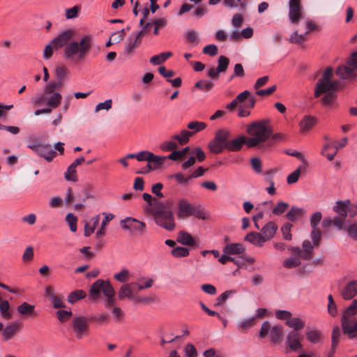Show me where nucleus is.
Listing matches in <instances>:
<instances>
[{
	"label": "nucleus",
	"mask_w": 357,
	"mask_h": 357,
	"mask_svg": "<svg viewBox=\"0 0 357 357\" xmlns=\"http://www.w3.org/2000/svg\"><path fill=\"white\" fill-rule=\"evenodd\" d=\"M342 333L348 339L354 340L357 337V319H341Z\"/></svg>",
	"instance_id": "13"
},
{
	"label": "nucleus",
	"mask_w": 357,
	"mask_h": 357,
	"mask_svg": "<svg viewBox=\"0 0 357 357\" xmlns=\"http://www.w3.org/2000/svg\"><path fill=\"white\" fill-rule=\"evenodd\" d=\"M176 241L183 245L195 246L196 245V241L192 235L183 230L178 233Z\"/></svg>",
	"instance_id": "25"
},
{
	"label": "nucleus",
	"mask_w": 357,
	"mask_h": 357,
	"mask_svg": "<svg viewBox=\"0 0 357 357\" xmlns=\"http://www.w3.org/2000/svg\"><path fill=\"white\" fill-rule=\"evenodd\" d=\"M141 43V39L135 36L134 34H131L128 38V43L126 45L124 48V54L127 56H132L135 52V50Z\"/></svg>",
	"instance_id": "21"
},
{
	"label": "nucleus",
	"mask_w": 357,
	"mask_h": 357,
	"mask_svg": "<svg viewBox=\"0 0 357 357\" xmlns=\"http://www.w3.org/2000/svg\"><path fill=\"white\" fill-rule=\"evenodd\" d=\"M86 296V292L84 290L78 289L72 291L68 296V301L71 303L74 304L77 301L84 298Z\"/></svg>",
	"instance_id": "42"
},
{
	"label": "nucleus",
	"mask_w": 357,
	"mask_h": 357,
	"mask_svg": "<svg viewBox=\"0 0 357 357\" xmlns=\"http://www.w3.org/2000/svg\"><path fill=\"white\" fill-rule=\"evenodd\" d=\"M112 106V100L107 99L103 102L98 103L95 107V112H98L102 109L109 110Z\"/></svg>",
	"instance_id": "64"
},
{
	"label": "nucleus",
	"mask_w": 357,
	"mask_h": 357,
	"mask_svg": "<svg viewBox=\"0 0 357 357\" xmlns=\"http://www.w3.org/2000/svg\"><path fill=\"white\" fill-rule=\"evenodd\" d=\"M289 206V205L288 203L279 201L277 202L275 206L273 208L272 213L275 215H280L287 211Z\"/></svg>",
	"instance_id": "49"
},
{
	"label": "nucleus",
	"mask_w": 357,
	"mask_h": 357,
	"mask_svg": "<svg viewBox=\"0 0 357 357\" xmlns=\"http://www.w3.org/2000/svg\"><path fill=\"white\" fill-rule=\"evenodd\" d=\"M165 207L166 205L164 203L160 202L158 199H155L153 202L149 206V211L152 214V215L155 217L159 215L160 213L167 211Z\"/></svg>",
	"instance_id": "34"
},
{
	"label": "nucleus",
	"mask_w": 357,
	"mask_h": 357,
	"mask_svg": "<svg viewBox=\"0 0 357 357\" xmlns=\"http://www.w3.org/2000/svg\"><path fill=\"white\" fill-rule=\"evenodd\" d=\"M120 225L124 230H128L133 234L142 236L146 231V224L135 218L128 217L121 220Z\"/></svg>",
	"instance_id": "8"
},
{
	"label": "nucleus",
	"mask_w": 357,
	"mask_h": 357,
	"mask_svg": "<svg viewBox=\"0 0 357 357\" xmlns=\"http://www.w3.org/2000/svg\"><path fill=\"white\" fill-rule=\"evenodd\" d=\"M333 74V69L332 67H327L316 85L314 90V97L318 98L321 94L332 89H337L338 88V82L331 80Z\"/></svg>",
	"instance_id": "3"
},
{
	"label": "nucleus",
	"mask_w": 357,
	"mask_h": 357,
	"mask_svg": "<svg viewBox=\"0 0 357 357\" xmlns=\"http://www.w3.org/2000/svg\"><path fill=\"white\" fill-rule=\"evenodd\" d=\"M21 324L20 323H10L5 327L2 331V335L5 340L12 339L15 333L20 329Z\"/></svg>",
	"instance_id": "24"
},
{
	"label": "nucleus",
	"mask_w": 357,
	"mask_h": 357,
	"mask_svg": "<svg viewBox=\"0 0 357 357\" xmlns=\"http://www.w3.org/2000/svg\"><path fill=\"white\" fill-rule=\"evenodd\" d=\"M195 87L203 92H208L214 87V83L211 80L201 79L195 83Z\"/></svg>",
	"instance_id": "40"
},
{
	"label": "nucleus",
	"mask_w": 357,
	"mask_h": 357,
	"mask_svg": "<svg viewBox=\"0 0 357 357\" xmlns=\"http://www.w3.org/2000/svg\"><path fill=\"white\" fill-rule=\"evenodd\" d=\"M302 336L299 332L291 331L287 335V345L293 351H298L303 349V344L301 342Z\"/></svg>",
	"instance_id": "15"
},
{
	"label": "nucleus",
	"mask_w": 357,
	"mask_h": 357,
	"mask_svg": "<svg viewBox=\"0 0 357 357\" xmlns=\"http://www.w3.org/2000/svg\"><path fill=\"white\" fill-rule=\"evenodd\" d=\"M193 206L187 199L183 198L178 200L176 215L179 219L188 218L192 216Z\"/></svg>",
	"instance_id": "18"
},
{
	"label": "nucleus",
	"mask_w": 357,
	"mask_h": 357,
	"mask_svg": "<svg viewBox=\"0 0 357 357\" xmlns=\"http://www.w3.org/2000/svg\"><path fill=\"white\" fill-rule=\"evenodd\" d=\"M306 35L305 33L298 34L296 31L291 35L289 40L292 43L301 44L306 40Z\"/></svg>",
	"instance_id": "57"
},
{
	"label": "nucleus",
	"mask_w": 357,
	"mask_h": 357,
	"mask_svg": "<svg viewBox=\"0 0 357 357\" xmlns=\"http://www.w3.org/2000/svg\"><path fill=\"white\" fill-rule=\"evenodd\" d=\"M172 52H162L159 54L155 55L150 59V63L153 65H160L164 63L167 59L172 56Z\"/></svg>",
	"instance_id": "37"
},
{
	"label": "nucleus",
	"mask_w": 357,
	"mask_h": 357,
	"mask_svg": "<svg viewBox=\"0 0 357 357\" xmlns=\"http://www.w3.org/2000/svg\"><path fill=\"white\" fill-rule=\"evenodd\" d=\"M303 250H301V257L304 260H310L312 258L313 246L310 241L306 240L303 242Z\"/></svg>",
	"instance_id": "35"
},
{
	"label": "nucleus",
	"mask_w": 357,
	"mask_h": 357,
	"mask_svg": "<svg viewBox=\"0 0 357 357\" xmlns=\"http://www.w3.org/2000/svg\"><path fill=\"white\" fill-rule=\"evenodd\" d=\"M64 176L67 181L76 182L77 181L76 169L70 165L64 174Z\"/></svg>",
	"instance_id": "54"
},
{
	"label": "nucleus",
	"mask_w": 357,
	"mask_h": 357,
	"mask_svg": "<svg viewBox=\"0 0 357 357\" xmlns=\"http://www.w3.org/2000/svg\"><path fill=\"white\" fill-rule=\"evenodd\" d=\"M285 324L289 328H292V331L299 332V331L304 328L305 323L299 317H291L289 320L285 321Z\"/></svg>",
	"instance_id": "33"
},
{
	"label": "nucleus",
	"mask_w": 357,
	"mask_h": 357,
	"mask_svg": "<svg viewBox=\"0 0 357 357\" xmlns=\"http://www.w3.org/2000/svg\"><path fill=\"white\" fill-rule=\"evenodd\" d=\"M34 305L26 302L22 303L17 307V312L22 315H31L34 313Z\"/></svg>",
	"instance_id": "45"
},
{
	"label": "nucleus",
	"mask_w": 357,
	"mask_h": 357,
	"mask_svg": "<svg viewBox=\"0 0 357 357\" xmlns=\"http://www.w3.org/2000/svg\"><path fill=\"white\" fill-rule=\"evenodd\" d=\"M153 218L156 225L168 231L174 230L176 227L174 214L170 208L160 213Z\"/></svg>",
	"instance_id": "9"
},
{
	"label": "nucleus",
	"mask_w": 357,
	"mask_h": 357,
	"mask_svg": "<svg viewBox=\"0 0 357 357\" xmlns=\"http://www.w3.org/2000/svg\"><path fill=\"white\" fill-rule=\"evenodd\" d=\"M277 230V225L274 222L270 221L262 227L261 234L263 235L264 237H265L266 241H267L273 238Z\"/></svg>",
	"instance_id": "23"
},
{
	"label": "nucleus",
	"mask_w": 357,
	"mask_h": 357,
	"mask_svg": "<svg viewBox=\"0 0 357 357\" xmlns=\"http://www.w3.org/2000/svg\"><path fill=\"white\" fill-rule=\"evenodd\" d=\"M328 303L327 306L328 313L332 317H335L337 315V306L331 294L328 296Z\"/></svg>",
	"instance_id": "48"
},
{
	"label": "nucleus",
	"mask_w": 357,
	"mask_h": 357,
	"mask_svg": "<svg viewBox=\"0 0 357 357\" xmlns=\"http://www.w3.org/2000/svg\"><path fill=\"white\" fill-rule=\"evenodd\" d=\"M357 51L351 54L347 61V66H339L336 70L337 75L343 79H354L357 77Z\"/></svg>",
	"instance_id": "6"
},
{
	"label": "nucleus",
	"mask_w": 357,
	"mask_h": 357,
	"mask_svg": "<svg viewBox=\"0 0 357 357\" xmlns=\"http://www.w3.org/2000/svg\"><path fill=\"white\" fill-rule=\"evenodd\" d=\"M66 221L68 222L70 229L73 232H75L77 231V217L71 213H69L66 216Z\"/></svg>",
	"instance_id": "53"
},
{
	"label": "nucleus",
	"mask_w": 357,
	"mask_h": 357,
	"mask_svg": "<svg viewBox=\"0 0 357 357\" xmlns=\"http://www.w3.org/2000/svg\"><path fill=\"white\" fill-rule=\"evenodd\" d=\"M44 94L46 98L45 104L47 107L54 109L60 105L62 100V96L60 93L53 91L52 93H45L44 91Z\"/></svg>",
	"instance_id": "19"
},
{
	"label": "nucleus",
	"mask_w": 357,
	"mask_h": 357,
	"mask_svg": "<svg viewBox=\"0 0 357 357\" xmlns=\"http://www.w3.org/2000/svg\"><path fill=\"white\" fill-rule=\"evenodd\" d=\"M283 326L282 325H275L271 328L270 337L273 344H278L283 333Z\"/></svg>",
	"instance_id": "30"
},
{
	"label": "nucleus",
	"mask_w": 357,
	"mask_h": 357,
	"mask_svg": "<svg viewBox=\"0 0 357 357\" xmlns=\"http://www.w3.org/2000/svg\"><path fill=\"white\" fill-rule=\"evenodd\" d=\"M230 137V132L226 129H220L215 132V137L211 140L208 147L214 154H219L227 149V139Z\"/></svg>",
	"instance_id": "5"
},
{
	"label": "nucleus",
	"mask_w": 357,
	"mask_h": 357,
	"mask_svg": "<svg viewBox=\"0 0 357 357\" xmlns=\"http://www.w3.org/2000/svg\"><path fill=\"white\" fill-rule=\"evenodd\" d=\"M322 218V214L319 211L314 213L310 217V225L312 229L317 228Z\"/></svg>",
	"instance_id": "63"
},
{
	"label": "nucleus",
	"mask_w": 357,
	"mask_h": 357,
	"mask_svg": "<svg viewBox=\"0 0 357 357\" xmlns=\"http://www.w3.org/2000/svg\"><path fill=\"white\" fill-rule=\"evenodd\" d=\"M234 293V291L231 290H227L221 294L215 301V303L214 304L215 307L222 305L228 299V298Z\"/></svg>",
	"instance_id": "52"
},
{
	"label": "nucleus",
	"mask_w": 357,
	"mask_h": 357,
	"mask_svg": "<svg viewBox=\"0 0 357 357\" xmlns=\"http://www.w3.org/2000/svg\"><path fill=\"white\" fill-rule=\"evenodd\" d=\"M223 3L228 8H236L238 6L245 8L247 6L246 1H242L241 0H223Z\"/></svg>",
	"instance_id": "55"
},
{
	"label": "nucleus",
	"mask_w": 357,
	"mask_h": 357,
	"mask_svg": "<svg viewBox=\"0 0 357 357\" xmlns=\"http://www.w3.org/2000/svg\"><path fill=\"white\" fill-rule=\"evenodd\" d=\"M27 146L48 162H52L57 155L56 151L48 143L33 142Z\"/></svg>",
	"instance_id": "7"
},
{
	"label": "nucleus",
	"mask_w": 357,
	"mask_h": 357,
	"mask_svg": "<svg viewBox=\"0 0 357 357\" xmlns=\"http://www.w3.org/2000/svg\"><path fill=\"white\" fill-rule=\"evenodd\" d=\"M342 332L341 329L339 326H335L333 328L332 333H331V348H332V353L334 352L337 346L338 345L340 342V338L341 337Z\"/></svg>",
	"instance_id": "41"
},
{
	"label": "nucleus",
	"mask_w": 357,
	"mask_h": 357,
	"mask_svg": "<svg viewBox=\"0 0 357 357\" xmlns=\"http://www.w3.org/2000/svg\"><path fill=\"white\" fill-rule=\"evenodd\" d=\"M357 294V281L352 280L347 283L342 289V296L344 300L352 299Z\"/></svg>",
	"instance_id": "20"
},
{
	"label": "nucleus",
	"mask_w": 357,
	"mask_h": 357,
	"mask_svg": "<svg viewBox=\"0 0 357 357\" xmlns=\"http://www.w3.org/2000/svg\"><path fill=\"white\" fill-rule=\"evenodd\" d=\"M171 253L174 257H185L189 255L190 250L188 248L178 246L174 248Z\"/></svg>",
	"instance_id": "50"
},
{
	"label": "nucleus",
	"mask_w": 357,
	"mask_h": 357,
	"mask_svg": "<svg viewBox=\"0 0 357 357\" xmlns=\"http://www.w3.org/2000/svg\"><path fill=\"white\" fill-rule=\"evenodd\" d=\"M317 123L316 118L312 116H305L299 123L300 132L303 134L307 132Z\"/></svg>",
	"instance_id": "22"
},
{
	"label": "nucleus",
	"mask_w": 357,
	"mask_h": 357,
	"mask_svg": "<svg viewBox=\"0 0 357 357\" xmlns=\"http://www.w3.org/2000/svg\"><path fill=\"white\" fill-rule=\"evenodd\" d=\"M289 18L292 24H298L302 17L301 0H289Z\"/></svg>",
	"instance_id": "14"
},
{
	"label": "nucleus",
	"mask_w": 357,
	"mask_h": 357,
	"mask_svg": "<svg viewBox=\"0 0 357 357\" xmlns=\"http://www.w3.org/2000/svg\"><path fill=\"white\" fill-rule=\"evenodd\" d=\"M114 278L122 283L128 282L130 278L128 270L122 269L119 273H117L114 275Z\"/></svg>",
	"instance_id": "56"
},
{
	"label": "nucleus",
	"mask_w": 357,
	"mask_h": 357,
	"mask_svg": "<svg viewBox=\"0 0 357 357\" xmlns=\"http://www.w3.org/2000/svg\"><path fill=\"white\" fill-rule=\"evenodd\" d=\"M68 73V70L65 66H58L55 69V75L56 77V81L50 82L45 86V93H52L53 91L58 89L61 87V86L64 83V79L67 74Z\"/></svg>",
	"instance_id": "10"
},
{
	"label": "nucleus",
	"mask_w": 357,
	"mask_h": 357,
	"mask_svg": "<svg viewBox=\"0 0 357 357\" xmlns=\"http://www.w3.org/2000/svg\"><path fill=\"white\" fill-rule=\"evenodd\" d=\"M93 43L91 35H85L81 40L70 41L65 47L63 58L75 63L83 61L89 52Z\"/></svg>",
	"instance_id": "1"
},
{
	"label": "nucleus",
	"mask_w": 357,
	"mask_h": 357,
	"mask_svg": "<svg viewBox=\"0 0 357 357\" xmlns=\"http://www.w3.org/2000/svg\"><path fill=\"white\" fill-rule=\"evenodd\" d=\"M245 137L240 136L234 139H227V150L231 152L238 151L245 144Z\"/></svg>",
	"instance_id": "26"
},
{
	"label": "nucleus",
	"mask_w": 357,
	"mask_h": 357,
	"mask_svg": "<svg viewBox=\"0 0 357 357\" xmlns=\"http://www.w3.org/2000/svg\"><path fill=\"white\" fill-rule=\"evenodd\" d=\"M349 204V200L337 201L336 205L333 206V210L340 217L346 218L347 215V204Z\"/></svg>",
	"instance_id": "36"
},
{
	"label": "nucleus",
	"mask_w": 357,
	"mask_h": 357,
	"mask_svg": "<svg viewBox=\"0 0 357 357\" xmlns=\"http://www.w3.org/2000/svg\"><path fill=\"white\" fill-rule=\"evenodd\" d=\"M275 317L280 320H289L291 317V312L287 310H278L275 312Z\"/></svg>",
	"instance_id": "60"
},
{
	"label": "nucleus",
	"mask_w": 357,
	"mask_h": 357,
	"mask_svg": "<svg viewBox=\"0 0 357 357\" xmlns=\"http://www.w3.org/2000/svg\"><path fill=\"white\" fill-rule=\"evenodd\" d=\"M245 77V71L244 68L241 63H236L234 68V73L231 75L230 79H234V77Z\"/></svg>",
	"instance_id": "58"
},
{
	"label": "nucleus",
	"mask_w": 357,
	"mask_h": 357,
	"mask_svg": "<svg viewBox=\"0 0 357 357\" xmlns=\"http://www.w3.org/2000/svg\"><path fill=\"white\" fill-rule=\"evenodd\" d=\"M187 128L190 130V132H192V136L197 132H199L206 128V124L204 122L192 121L188 123Z\"/></svg>",
	"instance_id": "39"
},
{
	"label": "nucleus",
	"mask_w": 357,
	"mask_h": 357,
	"mask_svg": "<svg viewBox=\"0 0 357 357\" xmlns=\"http://www.w3.org/2000/svg\"><path fill=\"white\" fill-rule=\"evenodd\" d=\"M191 136L192 132L187 130H183L179 135H174L172 139L178 141L181 145H184L189 142Z\"/></svg>",
	"instance_id": "43"
},
{
	"label": "nucleus",
	"mask_w": 357,
	"mask_h": 357,
	"mask_svg": "<svg viewBox=\"0 0 357 357\" xmlns=\"http://www.w3.org/2000/svg\"><path fill=\"white\" fill-rule=\"evenodd\" d=\"M191 154L195 155L198 162H202L206 159V154L204 151L199 146L195 147L191 152Z\"/></svg>",
	"instance_id": "59"
},
{
	"label": "nucleus",
	"mask_w": 357,
	"mask_h": 357,
	"mask_svg": "<svg viewBox=\"0 0 357 357\" xmlns=\"http://www.w3.org/2000/svg\"><path fill=\"white\" fill-rule=\"evenodd\" d=\"M57 318L61 322L68 321L72 316L71 310H60L56 312Z\"/></svg>",
	"instance_id": "61"
},
{
	"label": "nucleus",
	"mask_w": 357,
	"mask_h": 357,
	"mask_svg": "<svg viewBox=\"0 0 357 357\" xmlns=\"http://www.w3.org/2000/svg\"><path fill=\"white\" fill-rule=\"evenodd\" d=\"M248 94V90H245L240 93L230 103L226 105V109L229 111H234L238 103L245 101L246 97Z\"/></svg>",
	"instance_id": "32"
},
{
	"label": "nucleus",
	"mask_w": 357,
	"mask_h": 357,
	"mask_svg": "<svg viewBox=\"0 0 357 357\" xmlns=\"http://www.w3.org/2000/svg\"><path fill=\"white\" fill-rule=\"evenodd\" d=\"M288 250L291 252L294 257H290L288 259H285L282 262V265L284 267L287 268H293L298 267L301 265V249L298 247H288Z\"/></svg>",
	"instance_id": "12"
},
{
	"label": "nucleus",
	"mask_w": 357,
	"mask_h": 357,
	"mask_svg": "<svg viewBox=\"0 0 357 357\" xmlns=\"http://www.w3.org/2000/svg\"><path fill=\"white\" fill-rule=\"evenodd\" d=\"M74 35V31L72 30H66L60 33L56 37L51 40L52 44L54 45L55 50L60 49L66 47L70 42V39Z\"/></svg>",
	"instance_id": "16"
},
{
	"label": "nucleus",
	"mask_w": 357,
	"mask_h": 357,
	"mask_svg": "<svg viewBox=\"0 0 357 357\" xmlns=\"http://www.w3.org/2000/svg\"><path fill=\"white\" fill-rule=\"evenodd\" d=\"M305 334L307 340L312 344H317L321 341V332L318 329L307 330Z\"/></svg>",
	"instance_id": "38"
},
{
	"label": "nucleus",
	"mask_w": 357,
	"mask_h": 357,
	"mask_svg": "<svg viewBox=\"0 0 357 357\" xmlns=\"http://www.w3.org/2000/svg\"><path fill=\"white\" fill-rule=\"evenodd\" d=\"M104 295L103 303L107 309H109L116 304L115 291L111 282L107 280L98 279L95 281L89 289V296L91 300L96 301Z\"/></svg>",
	"instance_id": "2"
},
{
	"label": "nucleus",
	"mask_w": 357,
	"mask_h": 357,
	"mask_svg": "<svg viewBox=\"0 0 357 357\" xmlns=\"http://www.w3.org/2000/svg\"><path fill=\"white\" fill-rule=\"evenodd\" d=\"M244 239L255 245L260 247L266 242V238L261 234L254 231L248 234Z\"/></svg>",
	"instance_id": "28"
},
{
	"label": "nucleus",
	"mask_w": 357,
	"mask_h": 357,
	"mask_svg": "<svg viewBox=\"0 0 357 357\" xmlns=\"http://www.w3.org/2000/svg\"><path fill=\"white\" fill-rule=\"evenodd\" d=\"M146 161L149 163H153V166L156 167L158 168L160 165H162L165 161V160L167 158L166 157L162 156H158L154 155L153 153L149 151V156L146 157Z\"/></svg>",
	"instance_id": "47"
},
{
	"label": "nucleus",
	"mask_w": 357,
	"mask_h": 357,
	"mask_svg": "<svg viewBox=\"0 0 357 357\" xmlns=\"http://www.w3.org/2000/svg\"><path fill=\"white\" fill-rule=\"evenodd\" d=\"M90 319L85 316H79L73 319L72 326L77 339H82L89 331Z\"/></svg>",
	"instance_id": "11"
},
{
	"label": "nucleus",
	"mask_w": 357,
	"mask_h": 357,
	"mask_svg": "<svg viewBox=\"0 0 357 357\" xmlns=\"http://www.w3.org/2000/svg\"><path fill=\"white\" fill-rule=\"evenodd\" d=\"M269 121L264 119L252 122L248 125L247 132L251 136H255L263 142H265L272 135V130L268 126Z\"/></svg>",
	"instance_id": "4"
},
{
	"label": "nucleus",
	"mask_w": 357,
	"mask_h": 357,
	"mask_svg": "<svg viewBox=\"0 0 357 357\" xmlns=\"http://www.w3.org/2000/svg\"><path fill=\"white\" fill-rule=\"evenodd\" d=\"M245 249L241 243H229L223 248L222 252L226 255H241Z\"/></svg>",
	"instance_id": "27"
},
{
	"label": "nucleus",
	"mask_w": 357,
	"mask_h": 357,
	"mask_svg": "<svg viewBox=\"0 0 357 357\" xmlns=\"http://www.w3.org/2000/svg\"><path fill=\"white\" fill-rule=\"evenodd\" d=\"M293 227V225L290 222L284 223L281 227V232L282 234L283 239L286 241H291L292 238V234L291 233V229Z\"/></svg>",
	"instance_id": "51"
},
{
	"label": "nucleus",
	"mask_w": 357,
	"mask_h": 357,
	"mask_svg": "<svg viewBox=\"0 0 357 357\" xmlns=\"http://www.w3.org/2000/svg\"><path fill=\"white\" fill-rule=\"evenodd\" d=\"M305 212L303 208L292 206L286 213L285 218L291 222H296L304 215Z\"/></svg>",
	"instance_id": "29"
},
{
	"label": "nucleus",
	"mask_w": 357,
	"mask_h": 357,
	"mask_svg": "<svg viewBox=\"0 0 357 357\" xmlns=\"http://www.w3.org/2000/svg\"><path fill=\"white\" fill-rule=\"evenodd\" d=\"M229 65V59L225 56H220L218 60L216 71L220 73H225Z\"/></svg>",
	"instance_id": "44"
},
{
	"label": "nucleus",
	"mask_w": 357,
	"mask_h": 357,
	"mask_svg": "<svg viewBox=\"0 0 357 357\" xmlns=\"http://www.w3.org/2000/svg\"><path fill=\"white\" fill-rule=\"evenodd\" d=\"M357 314V300H354L351 305L343 312L341 319H357L355 315Z\"/></svg>",
	"instance_id": "31"
},
{
	"label": "nucleus",
	"mask_w": 357,
	"mask_h": 357,
	"mask_svg": "<svg viewBox=\"0 0 357 357\" xmlns=\"http://www.w3.org/2000/svg\"><path fill=\"white\" fill-rule=\"evenodd\" d=\"M334 90L335 89H332V90L328 91L327 92L324 93L325 95L321 98V102H322L323 105H331L333 102H335V101L337 99V94L334 91Z\"/></svg>",
	"instance_id": "46"
},
{
	"label": "nucleus",
	"mask_w": 357,
	"mask_h": 357,
	"mask_svg": "<svg viewBox=\"0 0 357 357\" xmlns=\"http://www.w3.org/2000/svg\"><path fill=\"white\" fill-rule=\"evenodd\" d=\"M135 290V283H127L123 284L118 291V298L119 300H123L125 298H128L135 301H139L138 297L134 294Z\"/></svg>",
	"instance_id": "17"
},
{
	"label": "nucleus",
	"mask_w": 357,
	"mask_h": 357,
	"mask_svg": "<svg viewBox=\"0 0 357 357\" xmlns=\"http://www.w3.org/2000/svg\"><path fill=\"white\" fill-rule=\"evenodd\" d=\"M10 305L8 301H3L0 303V312L2 316L8 319H10V314L8 312Z\"/></svg>",
	"instance_id": "62"
}]
</instances>
